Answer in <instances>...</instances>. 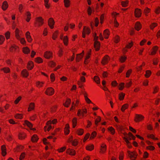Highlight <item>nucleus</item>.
Segmentation results:
<instances>
[{
	"label": "nucleus",
	"instance_id": "obj_40",
	"mask_svg": "<svg viewBox=\"0 0 160 160\" xmlns=\"http://www.w3.org/2000/svg\"><path fill=\"white\" fill-rule=\"evenodd\" d=\"M128 107V104H125L123 105L121 108V111L122 112H124L125 110L127 109Z\"/></svg>",
	"mask_w": 160,
	"mask_h": 160
},
{
	"label": "nucleus",
	"instance_id": "obj_62",
	"mask_svg": "<svg viewBox=\"0 0 160 160\" xmlns=\"http://www.w3.org/2000/svg\"><path fill=\"white\" fill-rule=\"evenodd\" d=\"M18 40H19L20 41L21 43L23 44L24 45L26 44V41L25 39V38H21L20 39H18Z\"/></svg>",
	"mask_w": 160,
	"mask_h": 160
},
{
	"label": "nucleus",
	"instance_id": "obj_20",
	"mask_svg": "<svg viewBox=\"0 0 160 160\" xmlns=\"http://www.w3.org/2000/svg\"><path fill=\"white\" fill-rule=\"evenodd\" d=\"M1 149L2 155L3 156H5L6 154V150L5 145H2L1 146Z\"/></svg>",
	"mask_w": 160,
	"mask_h": 160
},
{
	"label": "nucleus",
	"instance_id": "obj_60",
	"mask_svg": "<svg viewBox=\"0 0 160 160\" xmlns=\"http://www.w3.org/2000/svg\"><path fill=\"white\" fill-rule=\"evenodd\" d=\"M48 65L52 67L55 66L56 64L55 62L53 61H51L48 62Z\"/></svg>",
	"mask_w": 160,
	"mask_h": 160
},
{
	"label": "nucleus",
	"instance_id": "obj_39",
	"mask_svg": "<svg viewBox=\"0 0 160 160\" xmlns=\"http://www.w3.org/2000/svg\"><path fill=\"white\" fill-rule=\"evenodd\" d=\"M63 48L62 47H60L59 49L58 53V55L59 57H61L63 55Z\"/></svg>",
	"mask_w": 160,
	"mask_h": 160
},
{
	"label": "nucleus",
	"instance_id": "obj_5",
	"mask_svg": "<svg viewBox=\"0 0 160 160\" xmlns=\"http://www.w3.org/2000/svg\"><path fill=\"white\" fill-rule=\"evenodd\" d=\"M110 59V57L108 55H105L102 58L101 63L103 65L107 64Z\"/></svg>",
	"mask_w": 160,
	"mask_h": 160
},
{
	"label": "nucleus",
	"instance_id": "obj_63",
	"mask_svg": "<svg viewBox=\"0 0 160 160\" xmlns=\"http://www.w3.org/2000/svg\"><path fill=\"white\" fill-rule=\"evenodd\" d=\"M66 147H63L58 149V151L59 152H64L66 149Z\"/></svg>",
	"mask_w": 160,
	"mask_h": 160
},
{
	"label": "nucleus",
	"instance_id": "obj_27",
	"mask_svg": "<svg viewBox=\"0 0 160 160\" xmlns=\"http://www.w3.org/2000/svg\"><path fill=\"white\" fill-rule=\"evenodd\" d=\"M21 73L22 76L25 78L27 77L29 74L28 71L26 69L23 70L22 71Z\"/></svg>",
	"mask_w": 160,
	"mask_h": 160
},
{
	"label": "nucleus",
	"instance_id": "obj_13",
	"mask_svg": "<svg viewBox=\"0 0 160 160\" xmlns=\"http://www.w3.org/2000/svg\"><path fill=\"white\" fill-rule=\"evenodd\" d=\"M135 16L137 18H139L141 16L142 12L141 9L136 8L134 12Z\"/></svg>",
	"mask_w": 160,
	"mask_h": 160
},
{
	"label": "nucleus",
	"instance_id": "obj_31",
	"mask_svg": "<svg viewBox=\"0 0 160 160\" xmlns=\"http://www.w3.org/2000/svg\"><path fill=\"white\" fill-rule=\"evenodd\" d=\"M128 137L129 140H131L132 139L133 140H135L136 137L135 136H133L132 133L131 132H129L128 133Z\"/></svg>",
	"mask_w": 160,
	"mask_h": 160
},
{
	"label": "nucleus",
	"instance_id": "obj_41",
	"mask_svg": "<svg viewBox=\"0 0 160 160\" xmlns=\"http://www.w3.org/2000/svg\"><path fill=\"white\" fill-rule=\"evenodd\" d=\"M35 61L37 63H40L43 62L42 59L40 57H38L35 58Z\"/></svg>",
	"mask_w": 160,
	"mask_h": 160
},
{
	"label": "nucleus",
	"instance_id": "obj_61",
	"mask_svg": "<svg viewBox=\"0 0 160 160\" xmlns=\"http://www.w3.org/2000/svg\"><path fill=\"white\" fill-rule=\"evenodd\" d=\"M101 121V118L100 117L98 116L95 120V124L97 125L99 122Z\"/></svg>",
	"mask_w": 160,
	"mask_h": 160
},
{
	"label": "nucleus",
	"instance_id": "obj_38",
	"mask_svg": "<svg viewBox=\"0 0 160 160\" xmlns=\"http://www.w3.org/2000/svg\"><path fill=\"white\" fill-rule=\"evenodd\" d=\"M63 42L65 45L67 46L68 44V38L67 36H64L63 38Z\"/></svg>",
	"mask_w": 160,
	"mask_h": 160
},
{
	"label": "nucleus",
	"instance_id": "obj_35",
	"mask_svg": "<svg viewBox=\"0 0 160 160\" xmlns=\"http://www.w3.org/2000/svg\"><path fill=\"white\" fill-rule=\"evenodd\" d=\"M94 146L93 144H90L87 146L86 148L87 150L88 151H91L94 149Z\"/></svg>",
	"mask_w": 160,
	"mask_h": 160
},
{
	"label": "nucleus",
	"instance_id": "obj_19",
	"mask_svg": "<svg viewBox=\"0 0 160 160\" xmlns=\"http://www.w3.org/2000/svg\"><path fill=\"white\" fill-rule=\"evenodd\" d=\"M67 153L71 155H74L76 154L75 150L71 148H68L67 150Z\"/></svg>",
	"mask_w": 160,
	"mask_h": 160
},
{
	"label": "nucleus",
	"instance_id": "obj_22",
	"mask_svg": "<svg viewBox=\"0 0 160 160\" xmlns=\"http://www.w3.org/2000/svg\"><path fill=\"white\" fill-rule=\"evenodd\" d=\"M64 131L65 134L66 135H68V134H69L70 132L69 126V124H67L66 125L65 127L64 128Z\"/></svg>",
	"mask_w": 160,
	"mask_h": 160
},
{
	"label": "nucleus",
	"instance_id": "obj_14",
	"mask_svg": "<svg viewBox=\"0 0 160 160\" xmlns=\"http://www.w3.org/2000/svg\"><path fill=\"white\" fill-rule=\"evenodd\" d=\"M25 15L26 17V21L28 22H29L31 18V14L30 12L29 11L26 12L25 13Z\"/></svg>",
	"mask_w": 160,
	"mask_h": 160
},
{
	"label": "nucleus",
	"instance_id": "obj_15",
	"mask_svg": "<svg viewBox=\"0 0 160 160\" xmlns=\"http://www.w3.org/2000/svg\"><path fill=\"white\" fill-rule=\"evenodd\" d=\"M26 37L28 42H31L32 41V39L30 35V33L29 31L27 32L25 34Z\"/></svg>",
	"mask_w": 160,
	"mask_h": 160
},
{
	"label": "nucleus",
	"instance_id": "obj_51",
	"mask_svg": "<svg viewBox=\"0 0 160 160\" xmlns=\"http://www.w3.org/2000/svg\"><path fill=\"white\" fill-rule=\"evenodd\" d=\"M58 31H56L53 34L52 36V38L53 40H55L57 38L58 35Z\"/></svg>",
	"mask_w": 160,
	"mask_h": 160
},
{
	"label": "nucleus",
	"instance_id": "obj_23",
	"mask_svg": "<svg viewBox=\"0 0 160 160\" xmlns=\"http://www.w3.org/2000/svg\"><path fill=\"white\" fill-rule=\"evenodd\" d=\"M135 28L136 30L139 31L141 28V25L140 23L138 22H137L135 26Z\"/></svg>",
	"mask_w": 160,
	"mask_h": 160
},
{
	"label": "nucleus",
	"instance_id": "obj_17",
	"mask_svg": "<svg viewBox=\"0 0 160 160\" xmlns=\"http://www.w3.org/2000/svg\"><path fill=\"white\" fill-rule=\"evenodd\" d=\"M94 48L95 49V50L96 51H98L100 49V42L98 41H96L94 42Z\"/></svg>",
	"mask_w": 160,
	"mask_h": 160
},
{
	"label": "nucleus",
	"instance_id": "obj_28",
	"mask_svg": "<svg viewBox=\"0 0 160 160\" xmlns=\"http://www.w3.org/2000/svg\"><path fill=\"white\" fill-rule=\"evenodd\" d=\"M24 124L28 127L30 129H33L32 128V124L29 121L27 120H25L24 121Z\"/></svg>",
	"mask_w": 160,
	"mask_h": 160
},
{
	"label": "nucleus",
	"instance_id": "obj_45",
	"mask_svg": "<svg viewBox=\"0 0 160 160\" xmlns=\"http://www.w3.org/2000/svg\"><path fill=\"white\" fill-rule=\"evenodd\" d=\"M2 71H3L4 73H9L10 70L9 68L8 67H6L2 68L1 69Z\"/></svg>",
	"mask_w": 160,
	"mask_h": 160
},
{
	"label": "nucleus",
	"instance_id": "obj_11",
	"mask_svg": "<svg viewBox=\"0 0 160 160\" xmlns=\"http://www.w3.org/2000/svg\"><path fill=\"white\" fill-rule=\"evenodd\" d=\"M107 150L106 145L104 143L101 144L100 146V152L102 153H104Z\"/></svg>",
	"mask_w": 160,
	"mask_h": 160
},
{
	"label": "nucleus",
	"instance_id": "obj_21",
	"mask_svg": "<svg viewBox=\"0 0 160 160\" xmlns=\"http://www.w3.org/2000/svg\"><path fill=\"white\" fill-rule=\"evenodd\" d=\"M34 67L33 63L32 61H29L27 64V68L28 70H32Z\"/></svg>",
	"mask_w": 160,
	"mask_h": 160
},
{
	"label": "nucleus",
	"instance_id": "obj_7",
	"mask_svg": "<svg viewBox=\"0 0 160 160\" xmlns=\"http://www.w3.org/2000/svg\"><path fill=\"white\" fill-rule=\"evenodd\" d=\"M128 154L131 160H134L136 159L137 156V154L135 152H132L128 151Z\"/></svg>",
	"mask_w": 160,
	"mask_h": 160
},
{
	"label": "nucleus",
	"instance_id": "obj_26",
	"mask_svg": "<svg viewBox=\"0 0 160 160\" xmlns=\"http://www.w3.org/2000/svg\"><path fill=\"white\" fill-rule=\"evenodd\" d=\"M158 48L157 46H154L152 48V51L151 50V55H152L155 54L156 53Z\"/></svg>",
	"mask_w": 160,
	"mask_h": 160
},
{
	"label": "nucleus",
	"instance_id": "obj_58",
	"mask_svg": "<svg viewBox=\"0 0 160 160\" xmlns=\"http://www.w3.org/2000/svg\"><path fill=\"white\" fill-rule=\"evenodd\" d=\"M132 72V69H129L127 71L126 73V77L129 78Z\"/></svg>",
	"mask_w": 160,
	"mask_h": 160
},
{
	"label": "nucleus",
	"instance_id": "obj_4",
	"mask_svg": "<svg viewBox=\"0 0 160 160\" xmlns=\"http://www.w3.org/2000/svg\"><path fill=\"white\" fill-rule=\"evenodd\" d=\"M54 92V89L52 87H49L46 89L45 93L47 95L52 96Z\"/></svg>",
	"mask_w": 160,
	"mask_h": 160
},
{
	"label": "nucleus",
	"instance_id": "obj_37",
	"mask_svg": "<svg viewBox=\"0 0 160 160\" xmlns=\"http://www.w3.org/2000/svg\"><path fill=\"white\" fill-rule=\"evenodd\" d=\"M84 133V130L82 128L78 129L76 131V133L79 135H82Z\"/></svg>",
	"mask_w": 160,
	"mask_h": 160
},
{
	"label": "nucleus",
	"instance_id": "obj_36",
	"mask_svg": "<svg viewBox=\"0 0 160 160\" xmlns=\"http://www.w3.org/2000/svg\"><path fill=\"white\" fill-rule=\"evenodd\" d=\"M34 108V103L33 102L31 103L29 106V107L28 108V111H30L33 109Z\"/></svg>",
	"mask_w": 160,
	"mask_h": 160
},
{
	"label": "nucleus",
	"instance_id": "obj_1",
	"mask_svg": "<svg viewBox=\"0 0 160 160\" xmlns=\"http://www.w3.org/2000/svg\"><path fill=\"white\" fill-rule=\"evenodd\" d=\"M44 23V20L41 17H39L36 18L35 23L38 27L42 26Z\"/></svg>",
	"mask_w": 160,
	"mask_h": 160
},
{
	"label": "nucleus",
	"instance_id": "obj_2",
	"mask_svg": "<svg viewBox=\"0 0 160 160\" xmlns=\"http://www.w3.org/2000/svg\"><path fill=\"white\" fill-rule=\"evenodd\" d=\"M126 128L122 126H119L117 127V129L119 132L123 134L124 136L127 137V134L125 132Z\"/></svg>",
	"mask_w": 160,
	"mask_h": 160
},
{
	"label": "nucleus",
	"instance_id": "obj_55",
	"mask_svg": "<svg viewBox=\"0 0 160 160\" xmlns=\"http://www.w3.org/2000/svg\"><path fill=\"white\" fill-rule=\"evenodd\" d=\"M49 0H44V5L46 8H50V5L48 4Z\"/></svg>",
	"mask_w": 160,
	"mask_h": 160
},
{
	"label": "nucleus",
	"instance_id": "obj_46",
	"mask_svg": "<svg viewBox=\"0 0 160 160\" xmlns=\"http://www.w3.org/2000/svg\"><path fill=\"white\" fill-rule=\"evenodd\" d=\"M72 127L75 128L77 124V118H74L72 120Z\"/></svg>",
	"mask_w": 160,
	"mask_h": 160
},
{
	"label": "nucleus",
	"instance_id": "obj_8",
	"mask_svg": "<svg viewBox=\"0 0 160 160\" xmlns=\"http://www.w3.org/2000/svg\"><path fill=\"white\" fill-rule=\"evenodd\" d=\"M87 113V110L86 108L82 109V110L81 109H78V111L77 115L78 116H79L82 115V117L84 116V115Z\"/></svg>",
	"mask_w": 160,
	"mask_h": 160
},
{
	"label": "nucleus",
	"instance_id": "obj_34",
	"mask_svg": "<svg viewBox=\"0 0 160 160\" xmlns=\"http://www.w3.org/2000/svg\"><path fill=\"white\" fill-rule=\"evenodd\" d=\"M38 136L36 134H34L32 137L31 140L32 142H36L38 141Z\"/></svg>",
	"mask_w": 160,
	"mask_h": 160
},
{
	"label": "nucleus",
	"instance_id": "obj_10",
	"mask_svg": "<svg viewBox=\"0 0 160 160\" xmlns=\"http://www.w3.org/2000/svg\"><path fill=\"white\" fill-rule=\"evenodd\" d=\"M48 25L51 29H52L54 28V25L55 23V22L53 19L52 18H50L48 21Z\"/></svg>",
	"mask_w": 160,
	"mask_h": 160
},
{
	"label": "nucleus",
	"instance_id": "obj_50",
	"mask_svg": "<svg viewBox=\"0 0 160 160\" xmlns=\"http://www.w3.org/2000/svg\"><path fill=\"white\" fill-rule=\"evenodd\" d=\"M108 130L113 135L115 133V129L112 127H111L108 128Z\"/></svg>",
	"mask_w": 160,
	"mask_h": 160
},
{
	"label": "nucleus",
	"instance_id": "obj_57",
	"mask_svg": "<svg viewBox=\"0 0 160 160\" xmlns=\"http://www.w3.org/2000/svg\"><path fill=\"white\" fill-rule=\"evenodd\" d=\"M5 37L7 39H8L10 38V32L8 31L5 34Z\"/></svg>",
	"mask_w": 160,
	"mask_h": 160
},
{
	"label": "nucleus",
	"instance_id": "obj_6",
	"mask_svg": "<svg viewBox=\"0 0 160 160\" xmlns=\"http://www.w3.org/2000/svg\"><path fill=\"white\" fill-rule=\"evenodd\" d=\"M81 103L79 100L77 99L75 103L74 102H73L72 103V106L70 108V110H72L75 109V107H76L78 108V107L80 105Z\"/></svg>",
	"mask_w": 160,
	"mask_h": 160
},
{
	"label": "nucleus",
	"instance_id": "obj_24",
	"mask_svg": "<svg viewBox=\"0 0 160 160\" xmlns=\"http://www.w3.org/2000/svg\"><path fill=\"white\" fill-rule=\"evenodd\" d=\"M83 31L86 34L89 35L91 32V30L89 28L84 26L83 29Z\"/></svg>",
	"mask_w": 160,
	"mask_h": 160
},
{
	"label": "nucleus",
	"instance_id": "obj_3",
	"mask_svg": "<svg viewBox=\"0 0 160 160\" xmlns=\"http://www.w3.org/2000/svg\"><path fill=\"white\" fill-rule=\"evenodd\" d=\"M144 117L141 114H136L135 115L134 120L136 122L142 121L144 119Z\"/></svg>",
	"mask_w": 160,
	"mask_h": 160
},
{
	"label": "nucleus",
	"instance_id": "obj_29",
	"mask_svg": "<svg viewBox=\"0 0 160 160\" xmlns=\"http://www.w3.org/2000/svg\"><path fill=\"white\" fill-rule=\"evenodd\" d=\"M57 122V119H54L52 121L49 120L46 123L47 125H50L51 124H55Z\"/></svg>",
	"mask_w": 160,
	"mask_h": 160
},
{
	"label": "nucleus",
	"instance_id": "obj_42",
	"mask_svg": "<svg viewBox=\"0 0 160 160\" xmlns=\"http://www.w3.org/2000/svg\"><path fill=\"white\" fill-rule=\"evenodd\" d=\"M64 6L66 8H68L70 5V1L69 0H64Z\"/></svg>",
	"mask_w": 160,
	"mask_h": 160
},
{
	"label": "nucleus",
	"instance_id": "obj_12",
	"mask_svg": "<svg viewBox=\"0 0 160 160\" xmlns=\"http://www.w3.org/2000/svg\"><path fill=\"white\" fill-rule=\"evenodd\" d=\"M84 54V51H83L82 52L80 53L77 54L76 58V61L77 62H79L81 59H82L83 56Z\"/></svg>",
	"mask_w": 160,
	"mask_h": 160
},
{
	"label": "nucleus",
	"instance_id": "obj_30",
	"mask_svg": "<svg viewBox=\"0 0 160 160\" xmlns=\"http://www.w3.org/2000/svg\"><path fill=\"white\" fill-rule=\"evenodd\" d=\"M8 5L7 1H4L2 5V8L3 10H5L8 8Z\"/></svg>",
	"mask_w": 160,
	"mask_h": 160
},
{
	"label": "nucleus",
	"instance_id": "obj_52",
	"mask_svg": "<svg viewBox=\"0 0 160 160\" xmlns=\"http://www.w3.org/2000/svg\"><path fill=\"white\" fill-rule=\"evenodd\" d=\"M5 38L3 36L0 35V45L2 44L4 42Z\"/></svg>",
	"mask_w": 160,
	"mask_h": 160
},
{
	"label": "nucleus",
	"instance_id": "obj_64",
	"mask_svg": "<svg viewBox=\"0 0 160 160\" xmlns=\"http://www.w3.org/2000/svg\"><path fill=\"white\" fill-rule=\"evenodd\" d=\"M26 155L25 152H23L21 153L20 155L19 159L20 160H23Z\"/></svg>",
	"mask_w": 160,
	"mask_h": 160
},
{
	"label": "nucleus",
	"instance_id": "obj_9",
	"mask_svg": "<svg viewBox=\"0 0 160 160\" xmlns=\"http://www.w3.org/2000/svg\"><path fill=\"white\" fill-rule=\"evenodd\" d=\"M44 57L46 58L50 59L52 57V53L50 51H46L44 53Z\"/></svg>",
	"mask_w": 160,
	"mask_h": 160
},
{
	"label": "nucleus",
	"instance_id": "obj_44",
	"mask_svg": "<svg viewBox=\"0 0 160 160\" xmlns=\"http://www.w3.org/2000/svg\"><path fill=\"white\" fill-rule=\"evenodd\" d=\"M23 52L25 54H28L30 52V50L28 47H26L23 48Z\"/></svg>",
	"mask_w": 160,
	"mask_h": 160
},
{
	"label": "nucleus",
	"instance_id": "obj_49",
	"mask_svg": "<svg viewBox=\"0 0 160 160\" xmlns=\"http://www.w3.org/2000/svg\"><path fill=\"white\" fill-rule=\"evenodd\" d=\"M125 95V94L121 92L119 94V99L120 100H123L124 98V96Z\"/></svg>",
	"mask_w": 160,
	"mask_h": 160
},
{
	"label": "nucleus",
	"instance_id": "obj_48",
	"mask_svg": "<svg viewBox=\"0 0 160 160\" xmlns=\"http://www.w3.org/2000/svg\"><path fill=\"white\" fill-rule=\"evenodd\" d=\"M14 117L16 119H22L23 118V115L21 113H18L15 115Z\"/></svg>",
	"mask_w": 160,
	"mask_h": 160
},
{
	"label": "nucleus",
	"instance_id": "obj_54",
	"mask_svg": "<svg viewBox=\"0 0 160 160\" xmlns=\"http://www.w3.org/2000/svg\"><path fill=\"white\" fill-rule=\"evenodd\" d=\"M128 1L126 0L125 1H122L121 2V4L123 7H126L128 6Z\"/></svg>",
	"mask_w": 160,
	"mask_h": 160
},
{
	"label": "nucleus",
	"instance_id": "obj_25",
	"mask_svg": "<svg viewBox=\"0 0 160 160\" xmlns=\"http://www.w3.org/2000/svg\"><path fill=\"white\" fill-rule=\"evenodd\" d=\"M103 34L105 38H108L109 35V32L108 30V29L105 30L103 32Z\"/></svg>",
	"mask_w": 160,
	"mask_h": 160
},
{
	"label": "nucleus",
	"instance_id": "obj_59",
	"mask_svg": "<svg viewBox=\"0 0 160 160\" xmlns=\"http://www.w3.org/2000/svg\"><path fill=\"white\" fill-rule=\"evenodd\" d=\"M97 133L95 131H94L91 134L90 139H93L96 136Z\"/></svg>",
	"mask_w": 160,
	"mask_h": 160
},
{
	"label": "nucleus",
	"instance_id": "obj_33",
	"mask_svg": "<svg viewBox=\"0 0 160 160\" xmlns=\"http://www.w3.org/2000/svg\"><path fill=\"white\" fill-rule=\"evenodd\" d=\"M18 49V47L17 46L15 45H13L10 48V50L12 52H14Z\"/></svg>",
	"mask_w": 160,
	"mask_h": 160
},
{
	"label": "nucleus",
	"instance_id": "obj_16",
	"mask_svg": "<svg viewBox=\"0 0 160 160\" xmlns=\"http://www.w3.org/2000/svg\"><path fill=\"white\" fill-rule=\"evenodd\" d=\"M15 37L17 39H20V35L21 34L20 33V30L17 28L15 31Z\"/></svg>",
	"mask_w": 160,
	"mask_h": 160
},
{
	"label": "nucleus",
	"instance_id": "obj_18",
	"mask_svg": "<svg viewBox=\"0 0 160 160\" xmlns=\"http://www.w3.org/2000/svg\"><path fill=\"white\" fill-rule=\"evenodd\" d=\"M26 137V134L23 132H19L18 134V138L20 140H23L25 139Z\"/></svg>",
	"mask_w": 160,
	"mask_h": 160
},
{
	"label": "nucleus",
	"instance_id": "obj_32",
	"mask_svg": "<svg viewBox=\"0 0 160 160\" xmlns=\"http://www.w3.org/2000/svg\"><path fill=\"white\" fill-rule=\"evenodd\" d=\"M71 99L70 98H68L66 100L65 102L63 104L64 106L66 107H69L71 103Z\"/></svg>",
	"mask_w": 160,
	"mask_h": 160
},
{
	"label": "nucleus",
	"instance_id": "obj_47",
	"mask_svg": "<svg viewBox=\"0 0 160 160\" xmlns=\"http://www.w3.org/2000/svg\"><path fill=\"white\" fill-rule=\"evenodd\" d=\"M127 58L126 56H122L120 57L119 60L122 63L125 61Z\"/></svg>",
	"mask_w": 160,
	"mask_h": 160
},
{
	"label": "nucleus",
	"instance_id": "obj_53",
	"mask_svg": "<svg viewBox=\"0 0 160 160\" xmlns=\"http://www.w3.org/2000/svg\"><path fill=\"white\" fill-rule=\"evenodd\" d=\"M43 83V82H40L38 81L36 82V85L37 87L40 88L42 87Z\"/></svg>",
	"mask_w": 160,
	"mask_h": 160
},
{
	"label": "nucleus",
	"instance_id": "obj_56",
	"mask_svg": "<svg viewBox=\"0 0 160 160\" xmlns=\"http://www.w3.org/2000/svg\"><path fill=\"white\" fill-rule=\"evenodd\" d=\"M71 143L72 145L76 146L78 145V142L77 139H75L72 141Z\"/></svg>",
	"mask_w": 160,
	"mask_h": 160
},
{
	"label": "nucleus",
	"instance_id": "obj_43",
	"mask_svg": "<svg viewBox=\"0 0 160 160\" xmlns=\"http://www.w3.org/2000/svg\"><path fill=\"white\" fill-rule=\"evenodd\" d=\"M93 80L97 84H98L100 83V78L97 76H95L94 77Z\"/></svg>",
	"mask_w": 160,
	"mask_h": 160
}]
</instances>
